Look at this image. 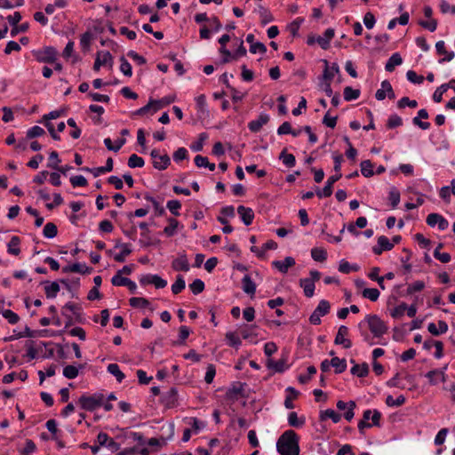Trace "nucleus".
<instances>
[{
  "label": "nucleus",
  "mask_w": 455,
  "mask_h": 455,
  "mask_svg": "<svg viewBox=\"0 0 455 455\" xmlns=\"http://www.w3.org/2000/svg\"><path fill=\"white\" fill-rule=\"evenodd\" d=\"M357 327L363 340L370 346L374 345L375 342L366 331V327H368L373 338L378 339L381 338L388 331L387 325L377 315H367L364 320L358 323Z\"/></svg>",
  "instance_id": "obj_1"
},
{
  "label": "nucleus",
  "mask_w": 455,
  "mask_h": 455,
  "mask_svg": "<svg viewBox=\"0 0 455 455\" xmlns=\"http://www.w3.org/2000/svg\"><path fill=\"white\" fill-rule=\"evenodd\" d=\"M299 435L293 430L283 432L276 442V450L281 455H299Z\"/></svg>",
  "instance_id": "obj_2"
},
{
  "label": "nucleus",
  "mask_w": 455,
  "mask_h": 455,
  "mask_svg": "<svg viewBox=\"0 0 455 455\" xmlns=\"http://www.w3.org/2000/svg\"><path fill=\"white\" fill-rule=\"evenodd\" d=\"M104 395L100 393L92 395H83L78 399V404L83 410L93 411L102 406Z\"/></svg>",
  "instance_id": "obj_3"
},
{
  "label": "nucleus",
  "mask_w": 455,
  "mask_h": 455,
  "mask_svg": "<svg viewBox=\"0 0 455 455\" xmlns=\"http://www.w3.org/2000/svg\"><path fill=\"white\" fill-rule=\"evenodd\" d=\"M57 50L52 46L44 47L34 52L36 60L42 63H54L57 60Z\"/></svg>",
  "instance_id": "obj_4"
},
{
  "label": "nucleus",
  "mask_w": 455,
  "mask_h": 455,
  "mask_svg": "<svg viewBox=\"0 0 455 455\" xmlns=\"http://www.w3.org/2000/svg\"><path fill=\"white\" fill-rule=\"evenodd\" d=\"M331 305L325 300H320L318 306L314 310L309 317V322L314 325H318L321 323V317L327 315L330 312Z\"/></svg>",
  "instance_id": "obj_5"
},
{
  "label": "nucleus",
  "mask_w": 455,
  "mask_h": 455,
  "mask_svg": "<svg viewBox=\"0 0 455 455\" xmlns=\"http://www.w3.org/2000/svg\"><path fill=\"white\" fill-rule=\"evenodd\" d=\"M140 283L141 285L153 284L156 289H162L167 285V282L161 276L151 274L141 275Z\"/></svg>",
  "instance_id": "obj_6"
},
{
  "label": "nucleus",
  "mask_w": 455,
  "mask_h": 455,
  "mask_svg": "<svg viewBox=\"0 0 455 455\" xmlns=\"http://www.w3.org/2000/svg\"><path fill=\"white\" fill-rule=\"evenodd\" d=\"M342 174L341 173H339V174H334V175H331L328 178L327 180V182L325 184V186L323 187V189H319L317 188L316 189V196L320 198L322 197H329L331 196L332 194V187H333V184L338 181L340 178H341Z\"/></svg>",
  "instance_id": "obj_7"
},
{
  "label": "nucleus",
  "mask_w": 455,
  "mask_h": 455,
  "mask_svg": "<svg viewBox=\"0 0 455 455\" xmlns=\"http://www.w3.org/2000/svg\"><path fill=\"white\" fill-rule=\"evenodd\" d=\"M348 333L349 330L346 325L339 326L334 339V343L336 345H341L344 348H350L352 347V342L350 339H347Z\"/></svg>",
  "instance_id": "obj_8"
},
{
  "label": "nucleus",
  "mask_w": 455,
  "mask_h": 455,
  "mask_svg": "<svg viewBox=\"0 0 455 455\" xmlns=\"http://www.w3.org/2000/svg\"><path fill=\"white\" fill-rule=\"evenodd\" d=\"M113 57L108 51H101L97 53L93 69L99 71L101 66L109 65L112 66Z\"/></svg>",
  "instance_id": "obj_9"
},
{
  "label": "nucleus",
  "mask_w": 455,
  "mask_h": 455,
  "mask_svg": "<svg viewBox=\"0 0 455 455\" xmlns=\"http://www.w3.org/2000/svg\"><path fill=\"white\" fill-rule=\"evenodd\" d=\"M426 221L427 224L430 227H435L437 225L441 231L445 230L449 226L447 220H445L441 214L438 213L428 214Z\"/></svg>",
  "instance_id": "obj_10"
},
{
  "label": "nucleus",
  "mask_w": 455,
  "mask_h": 455,
  "mask_svg": "<svg viewBox=\"0 0 455 455\" xmlns=\"http://www.w3.org/2000/svg\"><path fill=\"white\" fill-rule=\"evenodd\" d=\"M244 387L245 384L242 382H235L232 385V387L227 391L226 395L227 398L232 401H237L240 397L244 396Z\"/></svg>",
  "instance_id": "obj_11"
},
{
  "label": "nucleus",
  "mask_w": 455,
  "mask_h": 455,
  "mask_svg": "<svg viewBox=\"0 0 455 455\" xmlns=\"http://www.w3.org/2000/svg\"><path fill=\"white\" fill-rule=\"evenodd\" d=\"M394 243H390L389 239L385 235L378 237V244L372 247V251L376 255H380L384 251H391Z\"/></svg>",
  "instance_id": "obj_12"
},
{
  "label": "nucleus",
  "mask_w": 455,
  "mask_h": 455,
  "mask_svg": "<svg viewBox=\"0 0 455 455\" xmlns=\"http://www.w3.org/2000/svg\"><path fill=\"white\" fill-rule=\"evenodd\" d=\"M267 367L269 370L274 371L275 372H283L285 370L289 368L287 364V356H283L278 361H274L273 359H267Z\"/></svg>",
  "instance_id": "obj_13"
},
{
  "label": "nucleus",
  "mask_w": 455,
  "mask_h": 455,
  "mask_svg": "<svg viewBox=\"0 0 455 455\" xmlns=\"http://www.w3.org/2000/svg\"><path fill=\"white\" fill-rule=\"evenodd\" d=\"M324 69L322 76L323 81L331 82L336 74L339 72V68L337 63H332L331 66L326 60H323Z\"/></svg>",
  "instance_id": "obj_14"
},
{
  "label": "nucleus",
  "mask_w": 455,
  "mask_h": 455,
  "mask_svg": "<svg viewBox=\"0 0 455 455\" xmlns=\"http://www.w3.org/2000/svg\"><path fill=\"white\" fill-rule=\"evenodd\" d=\"M447 369V365L443 367L442 370H433L428 371L426 374V377L429 379V383L431 385H436L439 381L444 382L446 379L445 370Z\"/></svg>",
  "instance_id": "obj_15"
},
{
  "label": "nucleus",
  "mask_w": 455,
  "mask_h": 455,
  "mask_svg": "<svg viewBox=\"0 0 455 455\" xmlns=\"http://www.w3.org/2000/svg\"><path fill=\"white\" fill-rule=\"evenodd\" d=\"M66 311L71 312L72 315H75V317L78 320L80 317L81 307L75 303H72V302H68L63 307L62 315H65L67 318H68V322L66 324V326H68L72 323V317H71V315H68Z\"/></svg>",
  "instance_id": "obj_16"
},
{
  "label": "nucleus",
  "mask_w": 455,
  "mask_h": 455,
  "mask_svg": "<svg viewBox=\"0 0 455 455\" xmlns=\"http://www.w3.org/2000/svg\"><path fill=\"white\" fill-rule=\"evenodd\" d=\"M268 121L269 116L267 114H260L257 119L252 120L248 124V128L252 132H258L263 125L268 123Z\"/></svg>",
  "instance_id": "obj_17"
},
{
  "label": "nucleus",
  "mask_w": 455,
  "mask_h": 455,
  "mask_svg": "<svg viewBox=\"0 0 455 455\" xmlns=\"http://www.w3.org/2000/svg\"><path fill=\"white\" fill-rule=\"evenodd\" d=\"M237 213L239 214L244 225L249 226L252 223L254 219V212L251 208L240 205L237 207Z\"/></svg>",
  "instance_id": "obj_18"
},
{
  "label": "nucleus",
  "mask_w": 455,
  "mask_h": 455,
  "mask_svg": "<svg viewBox=\"0 0 455 455\" xmlns=\"http://www.w3.org/2000/svg\"><path fill=\"white\" fill-rule=\"evenodd\" d=\"M272 265L283 274L287 273L288 269L295 265V259L292 257H285L283 260H275Z\"/></svg>",
  "instance_id": "obj_19"
},
{
  "label": "nucleus",
  "mask_w": 455,
  "mask_h": 455,
  "mask_svg": "<svg viewBox=\"0 0 455 455\" xmlns=\"http://www.w3.org/2000/svg\"><path fill=\"white\" fill-rule=\"evenodd\" d=\"M335 32L333 28H327L323 36L316 37V43L321 46L322 49L326 50L330 47V43L334 37Z\"/></svg>",
  "instance_id": "obj_20"
},
{
  "label": "nucleus",
  "mask_w": 455,
  "mask_h": 455,
  "mask_svg": "<svg viewBox=\"0 0 455 455\" xmlns=\"http://www.w3.org/2000/svg\"><path fill=\"white\" fill-rule=\"evenodd\" d=\"M427 330L432 335L438 336L448 331V324L444 321L440 320L437 325L435 323H430L427 325Z\"/></svg>",
  "instance_id": "obj_21"
},
{
  "label": "nucleus",
  "mask_w": 455,
  "mask_h": 455,
  "mask_svg": "<svg viewBox=\"0 0 455 455\" xmlns=\"http://www.w3.org/2000/svg\"><path fill=\"white\" fill-rule=\"evenodd\" d=\"M172 267L176 271L188 272L189 270V264L186 255H181L172 261Z\"/></svg>",
  "instance_id": "obj_22"
},
{
  "label": "nucleus",
  "mask_w": 455,
  "mask_h": 455,
  "mask_svg": "<svg viewBox=\"0 0 455 455\" xmlns=\"http://www.w3.org/2000/svg\"><path fill=\"white\" fill-rule=\"evenodd\" d=\"M178 400V392L175 387L170 388L166 393L163 395V402L168 407H172L175 405Z\"/></svg>",
  "instance_id": "obj_23"
},
{
  "label": "nucleus",
  "mask_w": 455,
  "mask_h": 455,
  "mask_svg": "<svg viewBox=\"0 0 455 455\" xmlns=\"http://www.w3.org/2000/svg\"><path fill=\"white\" fill-rule=\"evenodd\" d=\"M299 285L303 288V291L306 297L311 298L315 292V283L309 278H304L299 280Z\"/></svg>",
  "instance_id": "obj_24"
},
{
  "label": "nucleus",
  "mask_w": 455,
  "mask_h": 455,
  "mask_svg": "<svg viewBox=\"0 0 455 455\" xmlns=\"http://www.w3.org/2000/svg\"><path fill=\"white\" fill-rule=\"evenodd\" d=\"M242 289L250 295H253L256 291V284L248 275H244L242 279Z\"/></svg>",
  "instance_id": "obj_25"
},
{
  "label": "nucleus",
  "mask_w": 455,
  "mask_h": 455,
  "mask_svg": "<svg viewBox=\"0 0 455 455\" xmlns=\"http://www.w3.org/2000/svg\"><path fill=\"white\" fill-rule=\"evenodd\" d=\"M403 59L398 52L393 53L386 63L385 68L387 72L394 71L396 66L401 65Z\"/></svg>",
  "instance_id": "obj_26"
},
{
  "label": "nucleus",
  "mask_w": 455,
  "mask_h": 455,
  "mask_svg": "<svg viewBox=\"0 0 455 455\" xmlns=\"http://www.w3.org/2000/svg\"><path fill=\"white\" fill-rule=\"evenodd\" d=\"M44 286V292L48 299H53L57 296L58 292L60 291V285L58 282H45Z\"/></svg>",
  "instance_id": "obj_27"
},
{
  "label": "nucleus",
  "mask_w": 455,
  "mask_h": 455,
  "mask_svg": "<svg viewBox=\"0 0 455 455\" xmlns=\"http://www.w3.org/2000/svg\"><path fill=\"white\" fill-rule=\"evenodd\" d=\"M225 339H226V341H227V344L229 346V347H235L236 349L239 348V347L241 346L242 344V340L241 339L239 338V336L234 332V331H228L226 333L225 335Z\"/></svg>",
  "instance_id": "obj_28"
},
{
  "label": "nucleus",
  "mask_w": 455,
  "mask_h": 455,
  "mask_svg": "<svg viewBox=\"0 0 455 455\" xmlns=\"http://www.w3.org/2000/svg\"><path fill=\"white\" fill-rule=\"evenodd\" d=\"M171 164V159L167 154L161 155L156 161H153L154 168L157 170H165Z\"/></svg>",
  "instance_id": "obj_29"
},
{
  "label": "nucleus",
  "mask_w": 455,
  "mask_h": 455,
  "mask_svg": "<svg viewBox=\"0 0 455 455\" xmlns=\"http://www.w3.org/2000/svg\"><path fill=\"white\" fill-rule=\"evenodd\" d=\"M119 246L122 247V251L120 253L115 255L114 259L117 262H124L126 257L132 253V250L127 243H116V247Z\"/></svg>",
  "instance_id": "obj_30"
},
{
  "label": "nucleus",
  "mask_w": 455,
  "mask_h": 455,
  "mask_svg": "<svg viewBox=\"0 0 455 455\" xmlns=\"http://www.w3.org/2000/svg\"><path fill=\"white\" fill-rule=\"evenodd\" d=\"M350 371L353 375H355L360 378H363V377L367 376L369 373V366L365 363H363L362 364L355 363V365L351 368Z\"/></svg>",
  "instance_id": "obj_31"
},
{
  "label": "nucleus",
  "mask_w": 455,
  "mask_h": 455,
  "mask_svg": "<svg viewBox=\"0 0 455 455\" xmlns=\"http://www.w3.org/2000/svg\"><path fill=\"white\" fill-rule=\"evenodd\" d=\"M331 419L334 423L339 422L341 416L332 409H327L320 412V420Z\"/></svg>",
  "instance_id": "obj_32"
},
{
  "label": "nucleus",
  "mask_w": 455,
  "mask_h": 455,
  "mask_svg": "<svg viewBox=\"0 0 455 455\" xmlns=\"http://www.w3.org/2000/svg\"><path fill=\"white\" fill-rule=\"evenodd\" d=\"M279 159L282 160L283 164L289 168L293 167L296 164L295 156L292 154H288L286 148L282 150Z\"/></svg>",
  "instance_id": "obj_33"
},
{
  "label": "nucleus",
  "mask_w": 455,
  "mask_h": 455,
  "mask_svg": "<svg viewBox=\"0 0 455 455\" xmlns=\"http://www.w3.org/2000/svg\"><path fill=\"white\" fill-rule=\"evenodd\" d=\"M20 239L18 236H12L8 243V252L12 255H19L20 253Z\"/></svg>",
  "instance_id": "obj_34"
},
{
  "label": "nucleus",
  "mask_w": 455,
  "mask_h": 455,
  "mask_svg": "<svg viewBox=\"0 0 455 455\" xmlns=\"http://www.w3.org/2000/svg\"><path fill=\"white\" fill-rule=\"evenodd\" d=\"M311 256L314 260L323 262L327 259V251L323 248L315 247L311 250Z\"/></svg>",
  "instance_id": "obj_35"
},
{
  "label": "nucleus",
  "mask_w": 455,
  "mask_h": 455,
  "mask_svg": "<svg viewBox=\"0 0 455 455\" xmlns=\"http://www.w3.org/2000/svg\"><path fill=\"white\" fill-rule=\"evenodd\" d=\"M360 166L361 172L364 177L370 178L374 174L373 164L370 160L362 161Z\"/></svg>",
  "instance_id": "obj_36"
},
{
  "label": "nucleus",
  "mask_w": 455,
  "mask_h": 455,
  "mask_svg": "<svg viewBox=\"0 0 455 455\" xmlns=\"http://www.w3.org/2000/svg\"><path fill=\"white\" fill-rule=\"evenodd\" d=\"M331 366L334 367L336 373H341L347 369V362L345 359H339V357H333L331 360Z\"/></svg>",
  "instance_id": "obj_37"
},
{
  "label": "nucleus",
  "mask_w": 455,
  "mask_h": 455,
  "mask_svg": "<svg viewBox=\"0 0 455 455\" xmlns=\"http://www.w3.org/2000/svg\"><path fill=\"white\" fill-rule=\"evenodd\" d=\"M108 371L110 374L114 375L119 383H121L125 377L124 374L121 371L118 364L116 363L108 364Z\"/></svg>",
  "instance_id": "obj_38"
},
{
  "label": "nucleus",
  "mask_w": 455,
  "mask_h": 455,
  "mask_svg": "<svg viewBox=\"0 0 455 455\" xmlns=\"http://www.w3.org/2000/svg\"><path fill=\"white\" fill-rule=\"evenodd\" d=\"M343 94H344V99L347 101H351V100H356V99L359 98V96H360V90L353 89L350 86H347L344 89Z\"/></svg>",
  "instance_id": "obj_39"
},
{
  "label": "nucleus",
  "mask_w": 455,
  "mask_h": 455,
  "mask_svg": "<svg viewBox=\"0 0 455 455\" xmlns=\"http://www.w3.org/2000/svg\"><path fill=\"white\" fill-rule=\"evenodd\" d=\"M168 222H169V225L164 228V233L167 236H172L176 234V229L178 228L179 221L173 218H169Z\"/></svg>",
  "instance_id": "obj_40"
},
{
  "label": "nucleus",
  "mask_w": 455,
  "mask_h": 455,
  "mask_svg": "<svg viewBox=\"0 0 455 455\" xmlns=\"http://www.w3.org/2000/svg\"><path fill=\"white\" fill-rule=\"evenodd\" d=\"M145 164V162L142 157L137 156L136 154H132L130 156L128 159V166L130 168H141Z\"/></svg>",
  "instance_id": "obj_41"
},
{
  "label": "nucleus",
  "mask_w": 455,
  "mask_h": 455,
  "mask_svg": "<svg viewBox=\"0 0 455 455\" xmlns=\"http://www.w3.org/2000/svg\"><path fill=\"white\" fill-rule=\"evenodd\" d=\"M58 228L54 223H47L43 230V234L46 238H53L57 235Z\"/></svg>",
  "instance_id": "obj_42"
},
{
  "label": "nucleus",
  "mask_w": 455,
  "mask_h": 455,
  "mask_svg": "<svg viewBox=\"0 0 455 455\" xmlns=\"http://www.w3.org/2000/svg\"><path fill=\"white\" fill-rule=\"evenodd\" d=\"M379 294V290L376 288H365L362 292L363 297L369 299L371 301H377Z\"/></svg>",
  "instance_id": "obj_43"
},
{
  "label": "nucleus",
  "mask_w": 455,
  "mask_h": 455,
  "mask_svg": "<svg viewBox=\"0 0 455 455\" xmlns=\"http://www.w3.org/2000/svg\"><path fill=\"white\" fill-rule=\"evenodd\" d=\"M259 13L263 25H266L274 20L271 12L262 5L259 6Z\"/></svg>",
  "instance_id": "obj_44"
},
{
  "label": "nucleus",
  "mask_w": 455,
  "mask_h": 455,
  "mask_svg": "<svg viewBox=\"0 0 455 455\" xmlns=\"http://www.w3.org/2000/svg\"><path fill=\"white\" fill-rule=\"evenodd\" d=\"M405 403L404 395H401L396 399H394L392 395H387L386 398V403L389 407H399Z\"/></svg>",
  "instance_id": "obj_45"
},
{
  "label": "nucleus",
  "mask_w": 455,
  "mask_h": 455,
  "mask_svg": "<svg viewBox=\"0 0 455 455\" xmlns=\"http://www.w3.org/2000/svg\"><path fill=\"white\" fill-rule=\"evenodd\" d=\"M129 303L133 307H147L149 306V301L142 297H132L129 299Z\"/></svg>",
  "instance_id": "obj_46"
},
{
  "label": "nucleus",
  "mask_w": 455,
  "mask_h": 455,
  "mask_svg": "<svg viewBox=\"0 0 455 455\" xmlns=\"http://www.w3.org/2000/svg\"><path fill=\"white\" fill-rule=\"evenodd\" d=\"M288 423L294 427H300L305 424L304 419H299L298 414L294 411L291 412L288 416Z\"/></svg>",
  "instance_id": "obj_47"
},
{
  "label": "nucleus",
  "mask_w": 455,
  "mask_h": 455,
  "mask_svg": "<svg viewBox=\"0 0 455 455\" xmlns=\"http://www.w3.org/2000/svg\"><path fill=\"white\" fill-rule=\"evenodd\" d=\"M208 135L205 132H202L199 134L198 140L191 145V149L195 152H199L203 150L204 143L207 140Z\"/></svg>",
  "instance_id": "obj_48"
},
{
  "label": "nucleus",
  "mask_w": 455,
  "mask_h": 455,
  "mask_svg": "<svg viewBox=\"0 0 455 455\" xmlns=\"http://www.w3.org/2000/svg\"><path fill=\"white\" fill-rule=\"evenodd\" d=\"M36 446L35 443L30 439H27L25 443V447L20 450V455H31L36 451Z\"/></svg>",
  "instance_id": "obj_49"
},
{
  "label": "nucleus",
  "mask_w": 455,
  "mask_h": 455,
  "mask_svg": "<svg viewBox=\"0 0 455 455\" xmlns=\"http://www.w3.org/2000/svg\"><path fill=\"white\" fill-rule=\"evenodd\" d=\"M186 283L182 275H178L176 282L172 285V291L173 294H179L185 289Z\"/></svg>",
  "instance_id": "obj_50"
},
{
  "label": "nucleus",
  "mask_w": 455,
  "mask_h": 455,
  "mask_svg": "<svg viewBox=\"0 0 455 455\" xmlns=\"http://www.w3.org/2000/svg\"><path fill=\"white\" fill-rule=\"evenodd\" d=\"M121 65L120 71L126 76H132V69L131 64L127 61V60L123 56L120 58Z\"/></svg>",
  "instance_id": "obj_51"
},
{
  "label": "nucleus",
  "mask_w": 455,
  "mask_h": 455,
  "mask_svg": "<svg viewBox=\"0 0 455 455\" xmlns=\"http://www.w3.org/2000/svg\"><path fill=\"white\" fill-rule=\"evenodd\" d=\"M63 375L68 379H76L78 376V369L74 365H67L63 369Z\"/></svg>",
  "instance_id": "obj_52"
},
{
  "label": "nucleus",
  "mask_w": 455,
  "mask_h": 455,
  "mask_svg": "<svg viewBox=\"0 0 455 455\" xmlns=\"http://www.w3.org/2000/svg\"><path fill=\"white\" fill-rule=\"evenodd\" d=\"M448 90V85L445 84H442L441 86L437 87L433 94V100L436 103H440L443 100V95L444 92H446Z\"/></svg>",
  "instance_id": "obj_53"
},
{
  "label": "nucleus",
  "mask_w": 455,
  "mask_h": 455,
  "mask_svg": "<svg viewBox=\"0 0 455 455\" xmlns=\"http://www.w3.org/2000/svg\"><path fill=\"white\" fill-rule=\"evenodd\" d=\"M196 107H197L198 111L202 115H204V114L207 113V109H206V97H205L204 94H201V95L197 96L196 98Z\"/></svg>",
  "instance_id": "obj_54"
},
{
  "label": "nucleus",
  "mask_w": 455,
  "mask_h": 455,
  "mask_svg": "<svg viewBox=\"0 0 455 455\" xmlns=\"http://www.w3.org/2000/svg\"><path fill=\"white\" fill-rule=\"evenodd\" d=\"M2 315L11 324H15L20 321V316L10 309L4 310Z\"/></svg>",
  "instance_id": "obj_55"
},
{
  "label": "nucleus",
  "mask_w": 455,
  "mask_h": 455,
  "mask_svg": "<svg viewBox=\"0 0 455 455\" xmlns=\"http://www.w3.org/2000/svg\"><path fill=\"white\" fill-rule=\"evenodd\" d=\"M388 199L393 208H395L398 205L400 202V193L395 188H392L389 191Z\"/></svg>",
  "instance_id": "obj_56"
},
{
  "label": "nucleus",
  "mask_w": 455,
  "mask_h": 455,
  "mask_svg": "<svg viewBox=\"0 0 455 455\" xmlns=\"http://www.w3.org/2000/svg\"><path fill=\"white\" fill-rule=\"evenodd\" d=\"M352 270L357 271L358 270V267L357 266H354V267L351 266L349 264V262H347L345 259L340 260L339 265V272H341L343 274H348Z\"/></svg>",
  "instance_id": "obj_57"
},
{
  "label": "nucleus",
  "mask_w": 455,
  "mask_h": 455,
  "mask_svg": "<svg viewBox=\"0 0 455 455\" xmlns=\"http://www.w3.org/2000/svg\"><path fill=\"white\" fill-rule=\"evenodd\" d=\"M189 288L194 294H199L204 290V283L201 279H196L189 284Z\"/></svg>",
  "instance_id": "obj_58"
},
{
  "label": "nucleus",
  "mask_w": 455,
  "mask_h": 455,
  "mask_svg": "<svg viewBox=\"0 0 455 455\" xmlns=\"http://www.w3.org/2000/svg\"><path fill=\"white\" fill-rule=\"evenodd\" d=\"M402 124H403L402 118L399 116L395 115H395H391L388 117V120H387V126L389 129L399 127Z\"/></svg>",
  "instance_id": "obj_59"
},
{
  "label": "nucleus",
  "mask_w": 455,
  "mask_h": 455,
  "mask_svg": "<svg viewBox=\"0 0 455 455\" xmlns=\"http://www.w3.org/2000/svg\"><path fill=\"white\" fill-rule=\"evenodd\" d=\"M406 77L407 79L412 83V84H420L423 83L424 81V76H419L418 75L415 71L413 70H409L407 71L406 73Z\"/></svg>",
  "instance_id": "obj_60"
},
{
  "label": "nucleus",
  "mask_w": 455,
  "mask_h": 455,
  "mask_svg": "<svg viewBox=\"0 0 455 455\" xmlns=\"http://www.w3.org/2000/svg\"><path fill=\"white\" fill-rule=\"evenodd\" d=\"M181 207V204L178 200H170L167 202V208L174 216H180L179 210Z\"/></svg>",
  "instance_id": "obj_61"
},
{
  "label": "nucleus",
  "mask_w": 455,
  "mask_h": 455,
  "mask_svg": "<svg viewBox=\"0 0 455 455\" xmlns=\"http://www.w3.org/2000/svg\"><path fill=\"white\" fill-rule=\"evenodd\" d=\"M418 106V103L414 100H410L408 97H403L400 100L397 102V107L399 108H403L405 107H410L411 108H414Z\"/></svg>",
  "instance_id": "obj_62"
},
{
  "label": "nucleus",
  "mask_w": 455,
  "mask_h": 455,
  "mask_svg": "<svg viewBox=\"0 0 455 455\" xmlns=\"http://www.w3.org/2000/svg\"><path fill=\"white\" fill-rule=\"evenodd\" d=\"M44 133H45L44 130L42 127L36 125V126H33L32 128H30L27 132V138L33 139L36 137H40V136L44 135Z\"/></svg>",
  "instance_id": "obj_63"
},
{
  "label": "nucleus",
  "mask_w": 455,
  "mask_h": 455,
  "mask_svg": "<svg viewBox=\"0 0 455 455\" xmlns=\"http://www.w3.org/2000/svg\"><path fill=\"white\" fill-rule=\"evenodd\" d=\"M92 39V34L90 31H86L81 36L80 44L84 50H87L90 47Z\"/></svg>",
  "instance_id": "obj_64"
}]
</instances>
